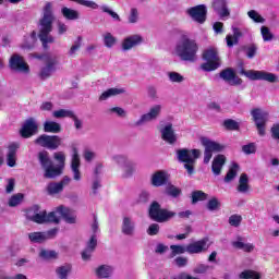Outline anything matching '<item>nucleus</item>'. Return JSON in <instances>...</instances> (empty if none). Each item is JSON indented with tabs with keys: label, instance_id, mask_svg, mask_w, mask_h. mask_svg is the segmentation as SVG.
<instances>
[{
	"label": "nucleus",
	"instance_id": "obj_43",
	"mask_svg": "<svg viewBox=\"0 0 279 279\" xmlns=\"http://www.w3.org/2000/svg\"><path fill=\"white\" fill-rule=\"evenodd\" d=\"M101 12H105V14H109V16H111V19H113V21H117L118 23H121V16H119V14L117 12H114L113 10H111L110 7L102 4L100 7Z\"/></svg>",
	"mask_w": 279,
	"mask_h": 279
},
{
	"label": "nucleus",
	"instance_id": "obj_16",
	"mask_svg": "<svg viewBox=\"0 0 279 279\" xmlns=\"http://www.w3.org/2000/svg\"><path fill=\"white\" fill-rule=\"evenodd\" d=\"M35 134H38V123L34 118H29L24 121L22 128L20 129V135L22 138H32V136H35Z\"/></svg>",
	"mask_w": 279,
	"mask_h": 279
},
{
	"label": "nucleus",
	"instance_id": "obj_32",
	"mask_svg": "<svg viewBox=\"0 0 279 279\" xmlns=\"http://www.w3.org/2000/svg\"><path fill=\"white\" fill-rule=\"evenodd\" d=\"M61 14L66 21H77L80 19V11L68 7L61 9Z\"/></svg>",
	"mask_w": 279,
	"mask_h": 279
},
{
	"label": "nucleus",
	"instance_id": "obj_14",
	"mask_svg": "<svg viewBox=\"0 0 279 279\" xmlns=\"http://www.w3.org/2000/svg\"><path fill=\"white\" fill-rule=\"evenodd\" d=\"M9 68L11 71H15L16 73H29V65L25 62V59L19 54L13 53L9 60Z\"/></svg>",
	"mask_w": 279,
	"mask_h": 279
},
{
	"label": "nucleus",
	"instance_id": "obj_18",
	"mask_svg": "<svg viewBox=\"0 0 279 279\" xmlns=\"http://www.w3.org/2000/svg\"><path fill=\"white\" fill-rule=\"evenodd\" d=\"M160 134L162 141H165V143H168V145H175V143H178V134H175L172 123H168L162 126L160 129Z\"/></svg>",
	"mask_w": 279,
	"mask_h": 279
},
{
	"label": "nucleus",
	"instance_id": "obj_41",
	"mask_svg": "<svg viewBox=\"0 0 279 279\" xmlns=\"http://www.w3.org/2000/svg\"><path fill=\"white\" fill-rule=\"evenodd\" d=\"M239 171V163H232L231 168L227 172V175L225 177V182L229 183L236 178V173Z\"/></svg>",
	"mask_w": 279,
	"mask_h": 279
},
{
	"label": "nucleus",
	"instance_id": "obj_11",
	"mask_svg": "<svg viewBox=\"0 0 279 279\" xmlns=\"http://www.w3.org/2000/svg\"><path fill=\"white\" fill-rule=\"evenodd\" d=\"M201 143L203 147H205L204 151V163L208 165L210 162V158H213V153L223 151L226 149L225 145H221L215 141H211L208 137H201Z\"/></svg>",
	"mask_w": 279,
	"mask_h": 279
},
{
	"label": "nucleus",
	"instance_id": "obj_40",
	"mask_svg": "<svg viewBox=\"0 0 279 279\" xmlns=\"http://www.w3.org/2000/svg\"><path fill=\"white\" fill-rule=\"evenodd\" d=\"M73 111L66 109H60L52 112L54 119H71L73 117Z\"/></svg>",
	"mask_w": 279,
	"mask_h": 279
},
{
	"label": "nucleus",
	"instance_id": "obj_35",
	"mask_svg": "<svg viewBox=\"0 0 279 279\" xmlns=\"http://www.w3.org/2000/svg\"><path fill=\"white\" fill-rule=\"evenodd\" d=\"M73 267L71 264H64L62 266H59L56 268V274L59 279H69V276H71Z\"/></svg>",
	"mask_w": 279,
	"mask_h": 279
},
{
	"label": "nucleus",
	"instance_id": "obj_55",
	"mask_svg": "<svg viewBox=\"0 0 279 279\" xmlns=\"http://www.w3.org/2000/svg\"><path fill=\"white\" fill-rule=\"evenodd\" d=\"M80 5L89 8V10H99V4L93 0H78Z\"/></svg>",
	"mask_w": 279,
	"mask_h": 279
},
{
	"label": "nucleus",
	"instance_id": "obj_13",
	"mask_svg": "<svg viewBox=\"0 0 279 279\" xmlns=\"http://www.w3.org/2000/svg\"><path fill=\"white\" fill-rule=\"evenodd\" d=\"M162 112V105H154L149 108L147 113L141 116V118L135 122L137 128L141 125H145V123H151V121H156L160 113Z\"/></svg>",
	"mask_w": 279,
	"mask_h": 279
},
{
	"label": "nucleus",
	"instance_id": "obj_2",
	"mask_svg": "<svg viewBox=\"0 0 279 279\" xmlns=\"http://www.w3.org/2000/svg\"><path fill=\"white\" fill-rule=\"evenodd\" d=\"M60 218L64 219L65 223H75L77 219L72 210L65 206L60 205L49 214H47V210H39L32 221L35 223H60Z\"/></svg>",
	"mask_w": 279,
	"mask_h": 279
},
{
	"label": "nucleus",
	"instance_id": "obj_5",
	"mask_svg": "<svg viewBox=\"0 0 279 279\" xmlns=\"http://www.w3.org/2000/svg\"><path fill=\"white\" fill-rule=\"evenodd\" d=\"M203 60L206 61L201 65V69L203 71H207V72L217 71V69L221 66V59L219 58V52L215 47H209L204 50Z\"/></svg>",
	"mask_w": 279,
	"mask_h": 279
},
{
	"label": "nucleus",
	"instance_id": "obj_58",
	"mask_svg": "<svg viewBox=\"0 0 279 279\" xmlns=\"http://www.w3.org/2000/svg\"><path fill=\"white\" fill-rule=\"evenodd\" d=\"M40 210V207L38 205H34L26 211V218L29 221H34V218L36 217V214Z\"/></svg>",
	"mask_w": 279,
	"mask_h": 279
},
{
	"label": "nucleus",
	"instance_id": "obj_39",
	"mask_svg": "<svg viewBox=\"0 0 279 279\" xmlns=\"http://www.w3.org/2000/svg\"><path fill=\"white\" fill-rule=\"evenodd\" d=\"M39 258H43V260H56L58 258V252L43 248L39 252Z\"/></svg>",
	"mask_w": 279,
	"mask_h": 279
},
{
	"label": "nucleus",
	"instance_id": "obj_48",
	"mask_svg": "<svg viewBox=\"0 0 279 279\" xmlns=\"http://www.w3.org/2000/svg\"><path fill=\"white\" fill-rule=\"evenodd\" d=\"M240 279H260V274L254 270H244L239 275Z\"/></svg>",
	"mask_w": 279,
	"mask_h": 279
},
{
	"label": "nucleus",
	"instance_id": "obj_6",
	"mask_svg": "<svg viewBox=\"0 0 279 279\" xmlns=\"http://www.w3.org/2000/svg\"><path fill=\"white\" fill-rule=\"evenodd\" d=\"M148 215L153 221H157V223H167V221H170V219H173L175 217V211H171L168 209L162 208L158 202H153Z\"/></svg>",
	"mask_w": 279,
	"mask_h": 279
},
{
	"label": "nucleus",
	"instance_id": "obj_12",
	"mask_svg": "<svg viewBox=\"0 0 279 279\" xmlns=\"http://www.w3.org/2000/svg\"><path fill=\"white\" fill-rule=\"evenodd\" d=\"M251 114L253 117V121L255 122L259 136H265V125H267V121H269V113L260 109H253L251 111Z\"/></svg>",
	"mask_w": 279,
	"mask_h": 279
},
{
	"label": "nucleus",
	"instance_id": "obj_19",
	"mask_svg": "<svg viewBox=\"0 0 279 279\" xmlns=\"http://www.w3.org/2000/svg\"><path fill=\"white\" fill-rule=\"evenodd\" d=\"M71 184V178L63 177L60 182H51L47 185L48 195H58L64 191V186H69Z\"/></svg>",
	"mask_w": 279,
	"mask_h": 279
},
{
	"label": "nucleus",
	"instance_id": "obj_1",
	"mask_svg": "<svg viewBox=\"0 0 279 279\" xmlns=\"http://www.w3.org/2000/svg\"><path fill=\"white\" fill-rule=\"evenodd\" d=\"M53 23H56V13L53 11V2H45L41 8L40 17L37 21L38 38L44 49H49V45L56 43L53 32Z\"/></svg>",
	"mask_w": 279,
	"mask_h": 279
},
{
	"label": "nucleus",
	"instance_id": "obj_63",
	"mask_svg": "<svg viewBox=\"0 0 279 279\" xmlns=\"http://www.w3.org/2000/svg\"><path fill=\"white\" fill-rule=\"evenodd\" d=\"M83 157L86 160V162H93L95 158L97 157V154L90 149H85L83 153Z\"/></svg>",
	"mask_w": 279,
	"mask_h": 279
},
{
	"label": "nucleus",
	"instance_id": "obj_28",
	"mask_svg": "<svg viewBox=\"0 0 279 279\" xmlns=\"http://www.w3.org/2000/svg\"><path fill=\"white\" fill-rule=\"evenodd\" d=\"M226 165V157L223 155H217L211 163V171L214 175H221V169Z\"/></svg>",
	"mask_w": 279,
	"mask_h": 279
},
{
	"label": "nucleus",
	"instance_id": "obj_46",
	"mask_svg": "<svg viewBox=\"0 0 279 279\" xmlns=\"http://www.w3.org/2000/svg\"><path fill=\"white\" fill-rule=\"evenodd\" d=\"M208 199V194L202 191H194L192 193V204H197V202H204Z\"/></svg>",
	"mask_w": 279,
	"mask_h": 279
},
{
	"label": "nucleus",
	"instance_id": "obj_38",
	"mask_svg": "<svg viewBox=\"0 0 279 279\" xmlns=\"http://www.w3.org/2000/svg\"><path fill=\"white\" fill-rule=\"evenodd\" d=\"M102 40H104V45H105V47H107V49H112V47H114V45H117V37H114L111 33H105L102 35Z\"/></svg>",
	"mask_w": 279,
	"mask_h": 279
},
{
	"label": "nucleus",
	"instance_id": "obj_26",
	"mask_svg": "<svg viewBox=\"0 0 279 279\" xmlns=\"http://www.w3.org/2000/svg\"><path fill=\"white\" fill-rule=\"evenodd\" d=\"M20 145L17 143L10 144L8 147L7 165L8 167H16V151Z\"/></svg>",
	"mask_w": 279,
	"mask_h": 279
},
{
	"label": "nucleus",
	"instance_id": "obj_34",
	"mask_svg": "<svg viewBox=\"0 0 279 279\" xmlns=\"http://www.w3.org/2000/svg\"><path fill=\"white\" fill-rule=\"evenodd\" d=\"M53 158H54V160H57V162H59V165L54 166V169H57L59 171V173H57V178H59V175L62 173V171H64L66 156L62 151H58V153L53 154Z\"/></svg>",
	"mask_w": 279,
	"mask_h": 279
},
{
	"label": "nucleus",
	"instance_id": "obj_51",
	"mask_svg": "<svg viewBox=\"0 0 279 279\" xmlns=\"http://www.w3.org/2000/svg\"><path fill=\"white\" fill-rule=\"evenodd\" d=\"M168 78L172 84H182L184 82V77L178 72H168Z\"/></svg>",
	"mask_w": 279,
	"mask_h": 279
},
{
	"label": "nucleus",
	"instance_id": "obj_33",
	"mask_svg": "<svg viewBox=\"0 0 279 279\" xmlns=\"http://www.w3.org/2000/svg\"><path fill=\"white\" fill-rule=\"evenodd\" d=\"M123 93H125V88H109L100 95L99 101H106V99H110V97H117V95H123Z\"/></svg>",
	"mask_w": 279,
	"mask_h": 279
},
{
	"label": "nucleus",
	"instance_id": "obj_62",
	"mask_svg": "<svg viewBox=\"0 0 279 279\" xmlns=\"http://www.w3.org/2000/svg\"><path fill=\"white\" fill-rule=\"evenodd\" d=\"M14 186H16V181L14 179H8L7 185H5V193L10 195L11 193H14Z\"/></svg>",
	"mask_w": 279,
	"mask_h": 279
},
{
	"label": "nucleus",
	"instance_id": "obj_57",
	"mask_svg": "<svg viewBox=\"0 0 279 279\" xmlns=\"http://www.w3.org/2000/svg\"><path fill=\"white\" fill-rule=\"evenodd\" d=\"M247 16H250L254 23H265V19H263V16H260V14L255 10L248 11Z\"/></svg>",
	"mask_w": 279,
	"mask_h": 279
},
{
	"label": "nucleus",
	"instance_id": "obj_23",
	"mask_svg": "<svg viewBox=\"0 0 279 279\" xmlns=\"http://www.w3.org/2000/svg\"><path fill=\"white\" fill-rule=\"evenodd\" d=\"M113 271H114V268L112 266L102 264L95 268L94 274L96 278L108 279V278H112Z\"/></svg>",
	"mask_w": 279,
	"mask_h": 279
},
{
	"label": "nucleus",
	"instance_id": "obj_50",
	"mask_svg": "<svg viewBox=\"0 0 279 279\" xmlns=\"http://www.w3.org/2000/svg\"><path fill=\"white\" fill-rule=\"evenodd\" d=\"M82 48V37H78L76 41H74V44L71 46L68 56H70V58H74V56H76L78 49Z\"/></svg>",
	"mask_w": 279,
	"mask_h": 279
},
{
	"label": "nucleus",
	"instance_id": "obj_64",
	"mask_svg": "<svg viewBox=\"0 0 279 279\" xmlns=\"http://www.w3.org/2000/svg\"><path fill=\"white\" fill-rule=\"evenodd\" d=\"M242 219L243 218L241 216H239V215H232L229 218V223H230V226H233L234 228H239V226H241Z\"/></svg>",
	"mask_w": 279,
	"mask_h": 279
},
{
	"label": "nucleus",
	"instance_id": "obj_42",
	"mask_svg": "<svg viewBox=\"0 0 279 279\" xmlns=\"http://www.w3.org/2000/svg\"><path fill=\"white\" fill-rule=\"evenodd\" d=\"M138 20H140L138 9L131 8L128 15V23L130 25H136V23H138Z\"/></svg>",
	"mask_w": 279,
	"mask_h": 279
},
{
	"label": "nucleus",
	"instance_id": "obj_25",
	"mask_svg": "<svg viewBox=\"0 0 279 279\" xmlns=\"http://www.w3.org/2000/svg\"><path fill=\"white\" fill-rule=\"evenodd\" d=\"M213 8L221 19L230 16V10L228 9V2H226V0H215Z\"/></svg>",
	"mask_w": 279,
	"mask_h": 279
},
{
	"label": "nucleus",
	"instance_id": "obj_31",
	"mask_svg": "<svg viewBox=\"0 0 279 279\" xmlns=\"http://www.w3.org/2000/svg\"><path fill=\"white\" fill-rule=\"evenodd\" d=\"M44 132L49 134H60V132H62V125L56 121L47 120L44 122Z\"/></svg>",
	"mask_w": 279,
	"mask_h": 279
},
{
	"label": "nucleus",
	"instance_id": "obj_20",
	"mask_svg": "<svg viewBox=\"0 0 279 279\" xmlns=\"http://www.w3.org/2000/svg\"><path fill=\"white\" fill-rule=\"evenodd\" d=\"M220 77L221 80L230 84V86H241L243 84V80L239 78V76H236V74L234 73V70H232L231 68L222 70L220 72Z\"/></svg>",
	"mask_w": 279,
	"mask_h": 279
},
{
	"label": "nucleus",
	"instance_id": "obj_60",
	"mask_svg": "<svg viewBox=\"0 0 279 279\" xmlns=\"http://www.w3.org/2000/svg\"><path fill=\"white\" fill-rule=\"evenodd\" d=\"M242 151L245 153L247 156H250V154H256V144L250 143L242 146Z\"/></svg>",
	"mask_w": 279,
	"mask_h": 279
},
{
	"label": "nucleus",
	"instance_id": "obj_17",
	"mask_svg": "<svg viewBox=\"0 0 279 279\" xmlns=\"http://www.w3.org/2000/svg\"><path fill=\"white\" fill-rule=\"evenodd\" d=\"M208 247H210V244H208V238H204L190 243L186 246V252L187 254H204V252H208Z\"/></svg>",
	"mask_w": 279,
	"mask_h": 279
},
{
	"label": "nucleus",
	"instance_id": "obj_10",
	"mask_svg": "<svg viewBox=\"0 0 279 279\" xmlns=\"http://www.w3.org/2000/svg\"><path fill=\"white\" fill-rule=\"evenodd\" d=\"M241 75H245L248 80H252L253 82L256 81H264L269 82L270 84H274L278 82V76L274 73L266 72V71H256V70H241Z\"/></svg>",
	"mask_w": 279,
	"mask_h": 279
},
{
	"label": "nucleus",
	"instance_id": "obj_4",
	"mask_svg": "<svg viewBox=\"0 0 279 279\" xmlns=\"http://www.w3.org/2000/svg\"><path fill=\"white\" fill-rule=\"evenodd\" d=\"M199 156H202V150L199 149L181 148L177 150V158L179 162L184 163V169H186L189 175L195 173V163Z\"/></svg>",
	"mask_w": 279,
	"mask_h": 279
},
{
	"label": "nucleus",
	"instance_id": "obj_56",
	"mask_svg": "<svg viewBox=\"0 0 279 279\" xmlns=\"http://www.w3.org/2000/svg\"><path fill=\"white\" fill-rule=\"evenodd\" d=\"M166 193H167V195H170L171 197H179V195L182 193V190L178 189L174 185H169L166 189Z\"/></svg>",
	"mask_w": 279,
	"mask_h": 279
},
{
	"label": "nucleus",
	"instance_id": "obj_54",
	"mask_svg": "<svg viewBox=\"0 0 279 279\" xmlns=\"http://www.w3.org/2000/svg\"><path fill=\"white\" fill-rule=\"evenodd\" d=\"M260 32H262L263 40L265 43H269L274 40V34H271V31H269L267 26H262Z\"/></svg>",
	"mask_w": 279,
	"mask_h": 279
},
{
	"label": "nucleus",
	"instance_id": "obj_27",
	"mask_svg": "<svg viewBox=\"0 0 279 279\" xmlns=\"http://www.w3.org/2000/svg\"><path fill=\"white\" fill-rule=\"evenodd\" d=\"M233 35H227L226 41L227 46L232 48L234 45H239V38H242L243 32H241V28L232 26Z\"/></svg>",
	"mask_w": 279,
	"mask_h": 279
},
{
	"label": "nucleus",
	"instance_id": "obj_52",
	"mask_svg": "<svg viewBox=\"0 0 279 279\" xmlns=\"http://www.w3.org/2000/svg\"><path fill=\"white\" fill-rule=\"evenodd\" d=\"M223 126L226 128V130H231V131H236L241 128L239 122H236V120H233V119L225 120L223 121Z\"/></svg>",
	"mask_w": 279,
	"mask_h": 279
},
{
	"label": "nucleus",
	"instance_id": "obj_22",
	"mask_svg": "<svg viewBox=\"0 0 279 279\" xmlns=\"http://www.w3.org/2000/svg\"><path fill=\"white\" fill-rule=\"evenodd\" d=\"M121 232L125 236H134L136 232V222L134 219H132V217L125 216L122 219Z\"/></svg>",
	"mask_w": 279,
	"mask_h": 279
},
{
	"label": "nucleus",
	"instance_id": "obj_21",
	"mask_svg": "<svg viewBox=\"0 0 279 279\" xmlns=\"http://www.w3.org/2000/svg\"><path fill=\"white\" fill-rule=\"evenodd\" d=\"M143 43V37L141 35H131L124 38L121 43L122 51H130L134 47H138Z\"/></svg>",
	"mask_w": 279,
	"mask_h": 279
},
{
	"label": "nucleus",
	"instance_id": "obj_29",
	"mask_svg": "<svg viewBox=\"0 0 279 279\" xmlns=\"http://www.w3.org/2000/svg\"><path fill=\"white\" fill-rule=\"evenodd\" d=\"M169 180L167 172L158 171L151 177L153 186H165Z\"/></svg>",
	"mask_w": 279,
	"mask_h": 279
},
{
	"label": "nucleus",
	"instance_id": "obj_45",
	"mask_svg": "<svg viewBox=\"0 0 279 279\" xmlns=\"http://www.w3.org/2000/svg\"><path fill=\"white\" fill-rule=\"evenodd\" d=\"M23 197L24 196H23L22 193H17V194L12 195L9 198V203H8L10 208H14V207L19 206L20 204H22Z\"/></svg>",
	"mask_w": 279,
	"mask_h": 279
},
{
	"label": "nucleus",
	"instance_id": "obj_49",
	"mask_svg": "<svg viewBox=\"0 0 279 279\" xmlns=\"http://www.w3.org/2000/svg\"><path fill=\"white\" fill-rule=\"evenodd\" d=\"M206 206H207V209H209L213 213L221 208V202H219V198L213 197L207 202Z\"/></svg>",
	"mask_w": 279,
	"mask_h": 279
},
{
	"label": "nucleus",
	"instance_id": "obj_44",
	"mask_svg": "<svg viewBox=\"0 0 279 279\" xmlns=\"http://www.w3.org/2000/svg\"><path fill=\"white\" fill-rule=\"evenodd\" d=\"M123 178H132L134 171H136V165L131 161V163H126L123 168Z\"/></svg>",
	"mask_w": 279,
	"mask_h": 279
},
{
	"label": "nucleus",
	"instance_id": "obj_61",
	"mask_svg": "<svg viewBox=\"0 0 279 279\" xmlns=\"http://www.w3.org/2000/svg\"><path fill=\"white\" fill-rule=\"evenodd\" d=\"M85 248L95 252V250L97 248V234H93L90 236Z\"/></svg>",
	"mask_w": 279,
	"mask_h": 279
},
{
	"label": "nucleus",
	"instance_id": "obj_7",
	"mask_svg": "<svg viewBox=\"0 0 279 279\" xmlns=\"http://www.w3.org/2000/svg\"><path fill=\"white\" fill-rule=\"evenodd\" d=\"M37 158L39 165L44 169V178H46V180L58 178L57 174L60 173V170L56 169V166H53V161L51 160V157H49V151H39Z\"/></svg>",
	"mask_w": 279,
	"mask_h": 279
},
{
	"label": "nucleus",
	"instance_id": "obj_59",
	"mask_svg": "<svg viewBox=\"0 0 279 279\" xmlns=\"http://www.w3.org/2000/svg\"><path fill=\"white\" fill-rule=\"evenodd\" d=\"M170 250L172 251L171 256H178V254H184L186 252V247L183 245H171Z\"/></svg>",
	"mask_w": 279,
	"mask_h": 279
},
{
	"label": "nucleus",
	"instance_id": "obj_47",
	"mask_svg": "<svg viewBox=\"0 0 279 279\" xmlns=\"http://www.w3.org/2000/svg\"><path fill=\"white\" fill-rule=\"evenodd\" d=\"M112 160L116 165H120L122 168H124L125 165H132V161H130L125 155H114Z\"/></svg>",
	"mask_w": 279,
	"mask_h": 279
},
{
	"label": "nucleus",
	"instance_id": "obj_15",
	"mask_svg": "<svg viewBox=\"0 0 279 279\" xmlns=\"http://www.w3.org/2000/svg\"><path fill=\"white\" fill-rule=\"evenodd\" d=\"M189 16L194 21L195 23H198L199 25H204L206 23V16L208 14V9L205 4H198L196 7H192L186 10Z\"/></svg>",
	"mask_w": 279,
	"mask_h": 279
},
{
	"label": "nucleus",
	"instance_id": "obj_30",
	"mask_svg": "<svg viewBox=\"0 0 279 279\" xmlns=\"http://www.w3.org/2000/svg\"><path fill=\"white\" fill-rule=\"evenodd\" d=\"M251 189L252 187L250 186V178L247 177L246 173H242L240 175L239 184L236 187L238 193L246 194L251 191Z\"/></svg>",
	"mask_w": 279,
	"mask_h": 279
},
{
	"label": "nucleus",
	"instance_id": "obj_8",
	"mask_svg": "<svg viewBox=\"0 0 279 279\" xmlns=\"http://www.w3.org/2000/svg\"><path fill=\"white\" fill-rule=\"evenodd\" d=\"M32 58H37V60H45L46 65L41 68L39 72L40 80H49V76L52 75L56 71V65L58 64V58L51 54H31Z\"/></svg>",
	"mask_w": 279,
	"mask_h": 279
},
{
	"label": "nucleus",
	"instance_id": "obj_9",
	"mask_svg": "<svg viewBox=\"0 0 279 279\" xmlns=\"http://www.w3.org/2000/svg\"><path fill=\"white\" fill-rule=\"evenodd\" d=\"M34 145L37 147H43L44 149H50V151H54L62 145V137L58 135H47L41 134L37 138L34 140Z\"/></svg>",
	"mask_w": 279,
	"mask_h": 279
},
{
	"label": "nucleus",
	"instance_id": "obj_24",
	"mask_svg": "<svg viewBox=\"0 0 279 279\" xmlns=\"http://www.w3.org/2000/svg\"><path fill=\"white\" fill-rule=\"evenodd\" d=\"M80 154H77V149H74V153L72 155V160H71V169L73 172V179L76 182H80L82 180V173L80 172Z\"/></svg>",
	"mask_w": 279,
	"mask_h": 279
},
{
	"label": "nucleus",
	"instance_id": "obj_36",
	"mask_svg": "<svg viewBox=\"0 0 279 279\" xmlns=\"http://www.w3.org/2000/svg\"><path fill=\"white\" fill-rule=\"evenodd\" d=\"M232 246L235 250H243V252H254V244L243 243V238L239 236L238 241L232 242Z\"/></svg>",
	"mask_w": 279,
	"mask_h": 279
},
{
	"label": "nucleus",
	"instance_id": "obj_53",
	"mask_svg": "<svg viewBox=\"0 0 279 279\" xmlns=\"http://www.w3.org/2000/svg\"><path fill=\"white\" fill-rule=\"evenodd\" d=\"M146 90L148 99H150L151 101H158L159 97L158 89L156 88V86L149 85Z\"/></svg>",
	"mask_w": 279,
	"mask_h": 279
},
{
	"label": "nucleus",
	"instance_id": "obj_3",
	"mask_svg": "<svg viewBox=\"0 0 279 279\" xmlns=\"http://www.w3.org/2000/svg\"><path fill=\"white\" fill-rule=\"evenodd\" d=\"M197 43L186 36L181 37L174 48L175 56L183 62H197Z\"/></svg>",
	"mask_w": 279,
	"mask_h": 279
},
{
	"label": "nucleus",
	"instance_id": "obj_37",
	"mask_svg": "<svg viewBox=\"0 0 279 279\" xmlns=\"http://www.w3.org/2000/svg\"><path fill=\"white\" fill-rule=\"evenodd\" d=\"M31 243H45L47 241V234L45 232H32L28 234Z\"/></svg>",
	"mask_w": 279,
	"mask_h": 279
}]
</instances>
